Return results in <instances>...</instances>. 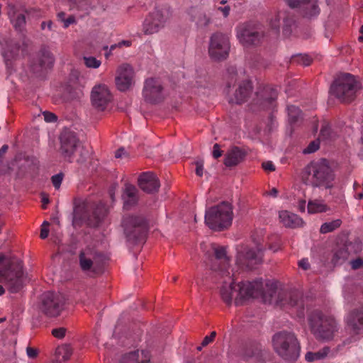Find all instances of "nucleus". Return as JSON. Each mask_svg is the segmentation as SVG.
Instances as JSON below:
<instances>
[{
  "label": "nucleus",
  "instance_id": "obj_11",
  "mask_svg": "<svg viewBox=\"0 0 363 363\" xmlns=\"http://www.w3.org/2000/svg\"><path fill=\"white\" fill-rule=\"evenodd\" d=\"M171 13L168 9H156L150 13L143 23V31L145 35H152L164 28L170 18Z\"/></svg>",
  "mask_w": 363,
  "mask_h": 363
},
{
  "label": "nucleus",
  "instance_id": "obj_62",
  "mask_svg": "<svg viewBox=\"0 0 363 363\" xmlns=\"http://www.w3.org/2000/svg\"><path fill=\"white\" fill-rule=\"evenodd\" d=\"M298 208L301 212H305L306 210V201L300 200L298 203Z\"/></svg>",
  "mask_w": 363,
  "mask_h": 363
},
{
  "label": "nucleus",
  "instance_id": "obj_13",
  "mask_svg": "<svg viewBox=\"0 0 363 363\" xmlns=\"http://www.w3.org/2000/svg\"><path fill=\"white\" fill-rule=\"evenodd\" d=\"M122 224L125 233L130 240L140 239L145 235L147 229V222L141 216H126L123 218Z\"/></svg>",
  "mask_w": 363,
  "mask_h": 363
},
{
  "label": "nucleus",
  "instance_id": "obj_16",
  "mask_svg": "<svg viewBox=\"0 0 363 363\" xmlns=\"http://www.w3.org/2000/svg\"><path fill=\"white\" fill-rule=\"evenodd\" d=\"M291 9H299L301 15L306 18H313L320 13L318 0H284Z\"/></svg>",
  "mask_w": 363,
  "mask_h": 363
},
{
  "label": "nucleus",
  "instance_id": "obj_64",
  "mask_svg": "<svg viewBox=\"0 0 363 363\" xmlns=\"http://www.w3.org/2000/svg\"><path fill=\"white\" fill-rule=\"evenodd\" d=\"M131 45V42L129 40H122L118 43V47H121L122 45H125L126 47H129Z\"/></svg>",
  "mask_w": 363,
  "mask_h": 363
},
{
  "label": "nucleus",
  "instance_id": "obj_43",
  "mask_svg": "<svg viewBox=\"0 0 363 363\" xmlns=\"http://www.w3.org/2000/svg\"><path fill=\"white\" fill-rule=\"evenodd\" d=\"M201 11L197 7H191L186 11V18L191 21H195L200 15Z\"/></svg>",
  "mask_w": 363,
  "mask_h": 363
},
{
  "label": "nucleus",
  "instance_id": "obj_36",
  "mask_svg": "<svg viewBox=\"0 0 363 363\" xmlns=\"http://www.w3.org/2000/svg\"><path fill=\"white\" fill-rule=\"evenodd\" d=\"M54 63L52 55L49 51H43L39 59V65L42 69L52 67Z\"/></svg>",
  "mask_w": 363,
  "mask_h": 363
},
{
  "label": "nucleus",
  "instance_id": "obj_9",
  "mask_svg": "<svg viewBox=\"0 0 363 363\" xmlns=\"http://www.w3.org/2000/svg\"><path fill=\"white\" fill-rule=\"evenodd\" d=\"M255 249L245 247L238 252L236 263L241 268L253 269L262 262L264 251L263 240L253 238Z\"/></svg>",
  "mask_w": 363,
  "mask_h": 363
},
{
  "label": "nucleus",
  "instance_id": "obj_51",
  "mask_svg": "<svg viewBox=\"0 0 363 363\" xmlns=\"http://www.w3.org/2000/svg\"><path fill=\"white\" fill-rule=\"evenodd\" d=\"M223 154V151L220 150V145L218 143H216L213 145V157L215 159H218V157H221Z\"/></svg>",
  "mask_w": 363,
  "mask_h": 363
},
{
  "label": "nucleus",
  "instance_id": "obj_35",
  "mask_svg": "<svg viewBox=\"0 0 363 363\" xmlns=\"http://www.w3.org/2000/svg\"><path fill=\"white\" fill-rule=\"evenodd\" d=\"M9 16L13 27L18 30H21L26 24L24 14L16 11H9Z\"/></svg>",
  "mask_w": 363,
  "mask_h": 363
},
{
  "label": "nucleus",
  "instance_id": "obj_15",
  "mask_svg": "<svg viewBox=\"0 0 363 363\" xmlns=\"http://www.w3.org/2000/svg\"><path fill=\"white\" fill-rule=\"evenodd\" d=\"M143 94L145 101L152 104L160 102L165 97L160 81L155 78H150L145 81Z\"/></svg>",
  "mask_w": 363,
  "mask_h": 363
},
{
  "label": "nucleus",
  "instance_id": "obj_60",
  "mask_svg": "<svg viewBox=\"0 0 363 363\" xmlns=\"http://www.w3.org/2000/svg\"><path fill=\"white\" fill-rule=\"evenodd\" d=\"M298 265L300 267L305 270L308 269L310 267L309 262L307 259H302L301 260H300L298 262Z\"/></svg>",
  "mask_w": 363,
  "mask_h": 363
},
{
  "label": "nucleus",
  "instance_id": "obj_17",
  "mask_svg": "<svg viewBox=\"0 0 363 363\" xmlns=\"http://www.w3.org/2000/svg\"><path fill=\"white\" fill-rule=\"evenodd\" d=\"M220 275L223 278V284L220 289V295L222 300L226 304L230 305L237 294L238 284L235 285L234 279L229 270L225 269Z\"/></svg>",
  "mask_w": 363,
  "mask_h": 363
},
{
  "label": "nucleus",
  "instance_id": "obj_61",
  "mask_svg": "<svg viewBox=\"0 0 363 363\" xmlns=\"http://www.w3.org/2000/svg\"><path fill=\"white\" fill-rule=\"evenodd\" d=\"M52 22L51 21H43L41 23V29L42 30H45V28L47 27L48 28V30H51L52 29Z\"/></svg>",
  "mask_w": 363,
  "mask_h": 363
},
{
  "label": "nucleus",
  "instance_id": "obj_31",
  "mask_svg": "<svg viewBox=\"0 0 363 363\" xmlns=\"http://www.w3.org/2000/svg\"><path fill=\"white\" fill-rule=\"evenodd\" d=\"M330 352V347H324L317 352H307L305 354V359L308 362L323 360L328 356Z\"/></svg>",
  "mask_w": 363,
  "mask_h": 363
},
{
  "label": "nucleus",
  "instance_id": "obj_40",
  "mask_svg": "<svg viewBox=\"0 0 363 363\" xmlns=\"http://www.w3.org/2000/svg\"><path fill=\"white\" fill-rule=\"evenodd\" d=\"M83 59L86 67L88 68L96 69L101 65V60L94 57H84Z\"/></svg>",
  "mask_w": 363,
  "mask_h": 363
},
{
  "label": "nucleus",
  "instance_id": "obj_19",
  "mask_svg": "<svg viewBox=\"0 0 363 363\" xmlns=\"http://www.w3.org/2000/svg\"><path fill=\"white\" fill-rule=\"evenodd\" d=\"M116 84L118 90H128L134 84V71L133 67L123 64L118 67L116 71Z\"/></svg>",
  "mask_w": 363,
  "mask_h": 363
},
{
  "label": "nucleus",
  "instance_id": "obj_37",
  "mask_svg": "<svg viewBox=\"0 0 363 363\" xmlns=\"http://www.w3.org/2000/svg\"><path fill=\"white\" fill-rule=\"evenodd\" d=\"M342 224L340 219H336L331 222H327L322 224L320 231L321 233L325 234L338 228Z\"/></svg>",
  "mask_w": 363,
  "mask_h": 363
},
{
  "label": "nucleus",
  "instance_id": "obj_33",
  "mask_svg": "<svg viewBox=\"0 0 363 363\" xmlns=\"http://www.w3.org/2000/svg\"><path fill=\"white\" fill-rule=\"evenodd\" d=\"M70 10L77 9L82 11V16L88 15L91 7L89 4L88 0H67Z\"/></svg>",
  "mask_w": 363,
  "mask_h": 363
},
{
  "label": "nucleus",
  "instance_id": "obj_27",
  "mask_svg": "<svg viewBox=\"0 0 363 363\" xmlns=\"http://www.w3.org/2000/svg\"><path fill=\"white\" fill-rule=\"evenodd\" d=\"M347 322L355 333H359V331L363 328V308L352 312L348 315Z\"/></svg>",
  "mask_w": 363,
  "mask_h": 363
},
{
  "label": "nucleus",
  "instance_id": "obj_45",
  "mask_svg": "<svg viewBox=\"0 0 363 363\" xmlns=\"http://www.w3.org/2000/svg\"><path fill=\"white\" fill-rule=\"evenodd\" d=\"M320 143L318 140L312 141L306 148L303 150L304 154H310L315 152L319 149Z\"/></svg>",
  "mask_w": 363,
  "mask_h": 363
},
{
  "label": "nucleus",
  "instance_id": "obj_12",
  "mask_svg": "<svg viewBox=\"0 0 363 363\" xmlns=\"http://www.w3.org/2000/svg\"><path fill=\"white\" fill-rule=\"evenodd\" d=\"M230 42L227 35L221 33H216L210 39L208 53L210 57L215 60L225 59L229 54Z\"/></svg>",
  "mask_w": 363,
  "mask_h": 363
},
{
  "label": "nucleus",
  "instance_id": "obj_24",
  "mask_svg": "<svg viewBox=\"0 0 363 363\" xmlns=\"http://www.w3.org/2000/svg\"><path fill=\"white\" fill-rule=\"evenodd\" d=\"M252 89V84L249 80L242 82L235 90L234 97L230 99V102L238 104L245 102L251 94Z\"/></svg>",
  "mask_w": 363,
  "mask_h": 363
},
{
  "label": "nucleus",
  "instance_id": "obj_21",
  "mask_svg": "<svg viewBox=\"0 0 363 363\" xmlns=\"http://www.w3.org/2000/svg\"><path fill=\"white\" fill-rule=\"evenodd\" d=\"M140 188L149 194L157 192L160 186V183L157 176L152 172H145L138 178Z\"/></svg>",
  "mask_w": 363,
  "mask_h": 363
},
{
  "label": "nucleus",
  "instance_id": "obj_6",
  "mask_svg": "<svg viewBox=\"0 0 363 363\" xmlns=\"http://www.w3.org/2000/svg\"><path fill=\"white\" fill-rule=\"evenodd\" d=\"M233 218L232 205L228 202H222L206 210L205 223L213 230H222L231 225Z\"/></svg>",
  "mask_w": 363,
  "mask_h": 363
},
{
  "label": "nucleus",
  "instance_id": "obj_50",
  "mask_svg": "<svg viewBox=\"0 0 363 363\" xmlns=\"http://www.w3.org/2000/svg\"><path fill=\"white\" fill-rule=\"evenodd\" d=\"M216 335V333L215 331H213L211 333L210 335L206 336L201 342V345L203 347L207 346L210 342H211L214 340Z\"/></svg>",
  "mask_w": 363,
  "mask_h": 363
},
{
  "label": "nucleus",
  "instance_id": "obj_4",
  "mask_svg": "<svg viewBox=\"0 0 363 363\" xmlns=\"http://www.w3.org/2000/svg\"><path fill=\"white\" fill-rule=\"evenodd\" d=\"M308 321L312 334L320 341L332 340L338 330L335 319L319 309L310 313Z\"/></svg>",
  "mask_w": 363,
  "mask_h": 363
},
{
  "label": "nucleus",
  "instance_id": "obj_10",
  "mask_svg": "<svg viewBox=\"0 0 363 363\" xmlns=\"http://www.w3.org/2000/svg\"><path fill=\"white\" fill-rule=\"evenodd\" d=\"M79 264L82 271L90 277H94L102 271L100 254L91 248L84 249L79 252Z\"/></svg>",
  "mask_w": 363,
  "mask_h": 363
},
{
  "label": "nucleus",
  "instance_id": "obj_3",
  "mask_svg": "<svg viewBox=\"0 0 363 363\" xmlns=\"http://www.w3.org/2000/svg\"><path fill=\"white\" fill-rule=\"evenodd\" d=\"M302 182L313 188L331 189L335 186V174L325 160L309 162L301 173Z\"/></svg>",
  "mask_w": 363,
  "mask_h": 363
},
{
  "label": "nucleus",
  "instance_id": "obj_2",
  "mask_svg": "<svg viewBox=\"0 0 363 363\" xmlns=\"http://www.w3.org/2000/svg\"><path fill=\"white\" fill-rule=\"evenodd\" d=\"M26 276L22 262L11 256L0 253V296L5 293L3 284L11 293H17L24 286Z\"/></svg>",
  "mask_w": 363,
  "mask_h": 363
},
{
  "label": "nucleus",
  "instance_id": "obj_28",
  "mask_svg": "<svg viewBox=\"0 0 363 363\" xmlns=\"http://www.w3.org/2000/svg\"><path fill=\"white\" fill-rule=\"evenodd\" d=\"M123 199L125 208L128 209L134 206L138 201V190L135 186L126 184L123 194Z\"/></svg>",
  "mask_w": 363,
  "mask_h": 363
},
{
  "label": "nucleus",
  "instance_id": "obj_32",
  "mask_svg": "<svg viewBox=\"0 0 363 363\" xmlns=\"http://www.w3.org/2000/svg\"><path fill=\"white\" fill-rule=\"evenodd\" d=\"M72 354V348L69 345H62L56 348L55 352V363H62L68 360Z\"/></svg>",
  "mask_w": 363,
  "mask_h": 363
},
{
  "label": "nucleus",
  "instance_id": "obj_58",
  "mask_svg": "<svg viewBox=\"0 0 363 363\" xmlns=\"http://www.w3.org/2000/svg\"><path fill=\"white\" fill-rule=\"evenodd\" d=\"M128 156V154L124 148L121 147L117 150L115 152V157L116 158H123Z\"/></svg>",
  "mask_w": 363,
  "mask_h": 363
},
{
  "label": "nucleus",
  "instance_id": "obj_30",
  "mask_svg": "<svg viewBox=\"0 0 363 363\" xmlns=\"http://www.w3.org/2000/svg\"><path fill=\"white\" fill-rule=\"evenodd\" d=\"M307 210L310 214L321 213L329 211L330 207L325 203L324 200L315 199L308 201Z\"/></svg>",
  "mask_w": 363,
  "mask_h": 363
},
{
  "label": "nucleus",
  "instance_id": "obj_25",
  "mask_svg": "<svg viewBox=\"0 0 363 363\" xmlns=\"http://www.w3.org/2000/svg\"><path fill=\"white\" fill-rule=\"evenodd\" d=\"M201 247L204 252L206 250V248L208 247L207 245L205 243L201 244ZM209 249L214 253L215 257L218 261H220L224 263L223 269H219L220 274H221V272L225 270L226 269L227 270H229L228 268V262L229 259L226 254V249L225 247L223 246H218L215 243H212L209 245L208 246Z\"/></svg>",
  "mask_w": 363,
  "mask_h": 363
},
{
  "label": "nucleus",
  "instance_id": "obj_63",
  "mask_svg": "<svg viewBox=\"0 0 363 363\" xmlns=\"http://www.w3.org/2000/svg\"><path fill=\"white\" fill-rule=\"evenodd\" d=\"M42 203H43V208H46V206L49 203V199L47 196L43 195Z\"/></svg>",
  "mask_w": 363,
  "mask_h": 363
},
{
  "label": "nucleus",
  "instance_id": "obj_42",
  "mask_svg": "<svg viewBox=\"0 0 363 363\" xmlns=\"http://www.w3.org/2000/svg\"><path fill=\"white\" fill-rule=\"evenodd\" d=\"M270 243H269V249L272 250L273 252H276L281 250V240L277 237L273 236L271 238H269Z\"/></svg>",
  "mask_w": 363,
  "mask_h": 363
},
{
  "label": "nucleus",
  "instance_id": "obj_59",
  "mask_svg": "<svg viewBox=\"0 0 363 363\" xmlns=\"http://www.w3.org/2000/svg\"><path fill=\"white\" fill-rule=\"evenodd\" d=\"M63 23H64V27L67 28L71 24L75 23L76 19L74 16H69L68 18H65V20H64Z\"/></svg>",
  "mask_w": 363,
  "mask_h": 363
},
{
  "label": "nucleus",
  "instance_id": "obj_18",
  "mask_svg": "<svg viewBox=\"0 0 363 363\" xmlns=\"http://www.w3.org/2000/svg\"><path fill=\"white\" fill-rule=\"evenodd\" d=\"M91 99L93 106L104 111L111 101L112 96L106 85L98 84L92 89Z\"/></svg>",
  "mask_w": 363,
  "mask_h": 363
},
{
  "label": "nucleus",
  "instance_id": "obj_23",
  "mask_svg": "<svg viewBox=\"0 0 363 363\" xmlns=\"http://www.w3.org/2000/svg\"><path fill=\"white\" fill-rule=\"evenodd\" d=\"M100 221L99 218H96V221L91 222L87 217V211L84 205H75L73 212L72 223L75 226H80L83 223H87L89 225H96Z\"/></svg>",
  "mask_w": 363,
  "mask_h": 363
},
{
  "label": "nucleus",
  "instance_id": "obj_39",
  "mask_svg": "<svg viewBox=\"0 0 363 363\" xmlns=\"http://www.w3.org/2000/svg\"><path fill=\"white\" fill-rule=\"evenodd\" d=\"M348 252L345 248H340L333 255V262L335 264H341L342 261L347 259Z\"/></svg>",
  "mask_w": 363,
  "mask_h": 363
},
{
  "label": "nucleus",
  "instance_id": "obj_26",
  "mask_svg": "<svg viewBox=\"0 0 363 363\" xmlns=\"http://www.w3.org/2000/svg\"><path fill=\"white\" fill-rule=\"evenodd\" d=\"M245 157L244 151L238 147H233L225 154L223 162L226 167H234L240 163Z\"/></svg>",
  "mask_w": 363,
  "mask_h": 363
},
{
  "label": "nucleus",
  "instance_id": "obj_47",
  "mask_svg": "<svg viewBox=\"0 0 363 363\" xmlns=\"http://www.w3.org/2000/svg\"><path fill=\"white\" fill-rule=\"evenodd\" d=\"M196 164V174L199 177H202L203 174V160H199L195 162Z\"/></svg>",
  "mask_w": 363,
  "mask_h": 363
},
{
  "label": "nucleus",
  "instance_id": "obj_8",
  "mask_svg": "<svg viewBox=\"0 0 363 363\" xmlns=\"http://www.w3.org/2000/svg\"><path fill=\"white\" fill-rule=\"evenodd\" d=\"M360 89L359 83L354 76L346 73L340 75L330 87L331 93L342 102L352 101L358 89Z\"/></svg>",
  "mask_w": 363,
  "mask_h": 363
},
{
  "label": "nucleus",
  "instance_id": "obj_57",
  "mask_svg": "<svg viewBox=\"0 0 363 363\" xmlns=\"http://www.w3.org/2000/svg\"><path fill=\"white\" fill-rule=\"evenodd\" d=\"M26 353H27L28 357L30 358H32V359L36 357L38 355L37 350L35 348H33V347H27Z\"/></svg>",
  "mask_w": 363,
  "mask_h": 363
},
{
  "label": "nucleus",
  "instance_id": "obj_53",
  "mask_svg": "<svg viewBox=\"0 0 363 363\" xmlns=\"http://www.w3.org/2000/svg\"><path fill=\"white\" fill-rule=\"evenodd\" d=\"M351 267L353 269H357L363 266V260L360 258L355 259L350 262Z\"/></svg>",
  "mask_w": 363,
  "mask_h": 363
},
{
  "label": "nucleus",
  "instance_id": "obj_44",
  "mask_svg": "<svg viewBox=\"0 0 363 363\" xmlns=\"http://www.w3.org/2000/svg\"><path fill=\"white\" fill-rule=\"evenodd\" d=\"M199 26H207L211 22V19L202 11L194 21Z\"/></svg>",
  "mask_w": 363,
  "mask_h": 363
},
{
  "label": "nucleus",
  "instance_id": "obj_7",
  "mask_svg": "<svg viewBox=\"0 0 363 363\" xmlns=\"http://www.w3.org/2000/svg\"><path fill=\"white\" fill-rule=\"evenodd\" d=\"M61 151L63 156L72 162H83L87 155V151L81 145L76 133L69 130H64L60 135Z\"/></svg>",
  "mask_w": 363,
  "mask_h": 363
},
{
  "label": "nucleus",
  "instance_id": "obj_48",
  "mask_svg": "<svg viewBox=\"0 0 363 363\" xmlns=\"http://www.w3.org/2000/svg\"><path fill=\"white\" fill-rule=\"evenodd\" d=\"M66 330L64 328H55L52 330V334L54 337L61 339L65 337Z\"/></svg>",
  "mask_w": 363,
  "mask_h": 363
},
{
  "label": "nucleus",
  "instance_id": "obj_22",
  "mask_svg": "<svg viewBox=\"0 0 363 363\" xmlns=\"http://www.w3.org/2000/svg\"><path fill=\"white\" fill-rule=\"evenodd\" d=\"M279 218L280 222L286 228H296L302 227L304 224L303 220L298 215L288 211H281L279 212Z\"/></svg>",
  "mask_w": 363,
  "mask_h": 363
},
{
  "label": "nucleus",
  "instance_id": "obj_34",
  "mask_svg": "<svg viewBox=\"0 0 363 363\" xmlns=\"http://www.w3.org/2000/svg\"><path fill=\"white\" fill-rule=\"evenodd\" d=\"M262 104L265 107H269L272 105L274 101L277 98V90L272 88H264L261 94Z\"/></svg>",
  "mask_w": 363,
  "mask_h": 363
},
{
  "label": "nucleus",
  "instance_id": "obj_20",
  "mask_svg": "<svg viewBox=\"0 0 363 363\" xmlns=\"http://www.w3.org/2000/svg\"><path fill=\"white\" fill-rule=\"evenodd\" d=\"M237 38L244 46L259 43L261 35L247 23L239 24L236 28Z\"/></svg>",
  "mask_w": 363,
  "mask_h": 363
},
{
  "label": "nucleus",
  "instance_id": "obj_41",
  "mask_svg": "<svg viewBox=\"0 0 363 363\" xmlns=\"http://www.w3.org/2000/svg\"><path fill=\"white\" fill-rule=\"evenodd\" d=\"M320 136L324 140L335 138V134L333 133L330 125L324 124L321 127Z\"/></svg>",
  "mask_w": 363,
  "mask_h": 363
},
{
  "label": "nucleus",
  "instance_id": "obj_29",
  "mask_svg": "<svg viewBox=\"0 0 363 363\" xmlns=\"http://www.w3.org/2000/svg\"><path fill=\"white\" fill-rule=\"evenodd\" d=\"M150 359L144 351H135L125 354L120 363H150Z\"/></svg>",
  "mask_w": 363,
  "mask_h": 363
},
{
  "label": "nucleus",
  "instance_id": "obj_54",
  "mask_svg": "<svg viewBox=\"0 0 363 363\" xmlns=\"http://www.w3.org/2000/svg\"><path fill=\"white\" fill-rule=\"evenodd\" d=\"M299 62L303 66H308L309 65H311L312 60L308 55H301L299 57Z\"/></svg>",
  "mask_w": 363,
  "mask_h": 363
},
{
  "label": "nucleus",
  "instance_id": "obj_52",
  "mask_svg": "<svg viewBox=\"0 0 363 363\" xmlns=\"http://www.w3.org/2000/svg\"><path fill=\"white\" fill-rule=\"evenodd\" d=\"M49 225L48 222L45 221L43 224L41 231H40V238L42 239H45L48 236L49 230L45 227Z\"/></svg>",
  "mask_w": 363,
  "mask_h": 363
},
{
  "label": "nucleus",
  "instance_id": "obj_5",
  "mask_svg": "<svg viewBox=\"0 0 363 363\" xmlns=\"http://www.w3.org/2000/svg\"><path fill=\"white\" fill-rule=\"evenodd\" d=\"M272 346L275 352L287 362H294L300 356L301 346L293 333L281 331L275 333L272 337Z\"/></svg>",
  "mask_w": 363,
  "mask_h": 363
},
{
  "label": "nucleus",
  "instance_id": "obj_46",
  "mask_svg": "<svg viewBox=\"0 0 363 363\" xmlns=\"http://www.w3.org/2000/svg\"><path fill=\"white\" fill-rule=\"evenodd\" d=\"M63 179L62 174L60 173L52 177V183L56 189L60 187Z\"/></svg>",
  "mask_w": 363,
  "mask_h": 363
},
{
  "label": "nucleus",
  "instance_id": "obj_55",
  "mask_svg": "<svg viewBox=\"0 0 363 363\" xmlns=\"http://www.w3.org/2000/svg\"><path fill=\"white\" fill-rule=\"evenodd\" d=\"M262 167L265 171L272 172L275 170V167L271 161L263 162Z\"/></svg>",
  "mask_w": 363,
  "mask_h": 363
},
{
  "label": "nucleus",
  "instance_id": "obj_1",
  "mask_svg": "<svg viewBox=\"0 0 363 363\" xmlns=\"http://www.w3.org/2000/svg\"><path fill=\"white\" fill-rule=\"evenodd\" d=\"M267 291L263 292L264 284L262 280L254 281H242L238 284V291L235 296V303L242 305L244 301L259 296H262L264 302L275 304L281 307L302 306L299 294L296 292L281 289L277 284L268 281L265 284Z\"/></svg>",
  "mask_w": 363,
  "mask_h": 363
},
{
  "label": "nucleus",
  "instance_id": "obj_14",
  "mask_svg": "<svg viewBox=\"0 0 363 363\" xmlns=\"http://www.w3.org/2000/svg\"><path fill=\"white\" fill-rule=\"evenodd\" d=\"M62 301L60 295L47 292L43 295L40 311L48 317H57L62 310Z\"/></svg>",
  "mask_w": 363,
  "mask_h": 363
},
{
  "label": "nucleus",
  "instance_id": "obj_49",
  "mask_svg": "<svg viewBox=\"0 0 363 363\" xmlns=\"http://www.w3.org/2000/svg\"><path fill=\"white\" fill-rule=\"evenodd\" d=\"M43 114L44 120L48 123H52L57 121V116L51 112L44 111Z\"/></svg>",
  "mask_w": 363,
  "mask_h": 363
},
{
  "label": "nucleus",
  "instance_id": "obj_56",
  "mask_svg": "<svg viewBox=\"0 0 363 363\" xmlns=\"http://www.w3.org/2000/svg\"><path fill=\"white\" fill-rule=\"evenodd\" d=\"M217 9L222 13L224 18H227L230 14V7L229 6H218Z\"/></svg>",
  "mask_w": 363,
  "mask_h": 363
},
{
  "label": "nucleus",
  "instance_id": "obj_38",
  "mask_svg": "<svg viewBox=\"0 0 363 363\" xmlns=\"http://www.w3.org/2000/svg\"><path fill=\"white\" fill-rule=\"evenodd\" d=\"M287 111L290 123H294L298 121L301 114V110L298 107L291 105L288 106Z\"/></svg>",
  "mask_w": 363,
  "mask_h": 363
}]
</instances>
